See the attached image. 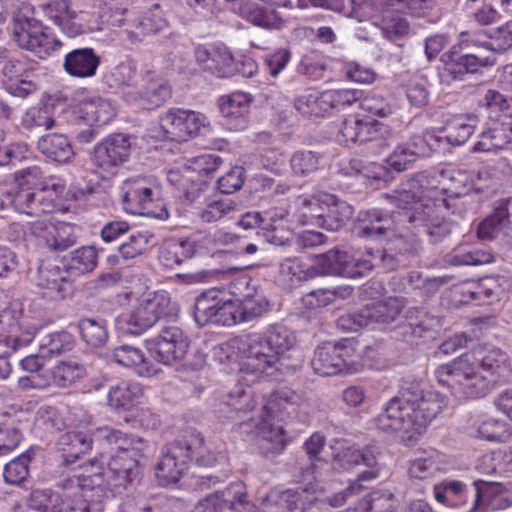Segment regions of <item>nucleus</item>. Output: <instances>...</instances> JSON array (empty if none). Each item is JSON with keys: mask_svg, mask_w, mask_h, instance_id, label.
I'll use <instances>...</instances> for the list:
<instances>
[{"mask_svg": "<svg viewBox=\"0 0 512 512\" xmlns=\"http://www.w3.org/2000/svg\"><path fill=\"white\" fill-rule=\"evenodd\" d=\"M84 375L85 368L79 363L62 361L52 369V377L50 379L56 386L66 388L83 378Z\"/></svg>", "mask_w": 512, "mask_h": 512, "instance_id": "6e6d98bb", "label": "nucleus"}, {"mask_svg": "<svg viewBox=\"0 0 512 512\" xmlns=\"http://www.w3.org/2000/svg\"><path fill=\"white\" fill-rule=\"evenodd\" d=\"M418 184L414 178L411 177L408 180L402 182L399 187L394 190L388 198L391 199L394 204L400 209L398 212H408L416 209L421 204L437 203L438 201H424Z\"/></svg>", "mask_w": 512, "mask_h": 512, "instance_id": "72a5a7b5", "label": "nucleus"}, {"mask_svg": "<svg viewBox=\"0 0 512 512\" xmlns=\"http://www.w3.org/2000/svg\"><path fill=\"white\" fill-rule=\"evenodd\" d=\"M94 437L96 441H104L111 446L112 450L115 449L113 454H121V452H127L133 445L136 436L126 435L120 430L103 427L97 429L94 433Z\"/></svg>", "mask_w": 512, "mask_h": 512, "instance_id": "338daca9", "label": "nucleus"}, {"mask_svg": "<svg viewBox=\"0 0 512 512\" xmlns=\"http://www.w3.org/2000/svg\"><path fill=\"white\" fill-rule=\"evenodd\" d=\"M397 306L384 301H375L360 309V318L365 327L372 323H390L399 315Z\"/></svg>", "mask_w": 512, "mask_h": 512, "instance_id": "c03bdc74", "label": "nucleus"}, {"mask_svg": "<svg viewBox=\"0 0 512 512\" xmlns=\"http://www.w3.org/2000/svg\"><path fill=\"white\" fill-rule=\"evenodd\" d=\"M112 359L125 367H133L141 376L150 377L156 373V369L150 364L143 352L131 345H121L114 348Z\"/></svg>", "mask_w": 512, "mask_h": 512, "instance_id": "473e14b6", "label": "nucleus"}, {"mask_svg": "<svg viewBox=\"0 0 512 512\" xmlns=\"http://www.w3.org/2000/svg\"><path fill=\"white\" fill-rule=\"evenodd\" d=\"M397 231L389 233L382 250H368V256L375 261L374 268L385 272L404 268L415 262L421 254L422 243L418 231L410 222L397 224Z\"/></svg>", "mask_w": 512, "mask_h": 512, "instance_id": "20e7f679", "label": "nucleus"}, {"mask_svg": "<svg viewBox=\"0 0 512 512\" xmlns=\"http://www.w3.org/2000/svg\"><path fill=\"white\" fill-rule=\"evenodd\" d=\"M13 41L21 48L35 53L40 58L58 50L62 43L47 32L42 22L23 11H17L12 19Z\"/></svg>", "mask_w": 512, "mask_h": 512, "instance_id": "6e6552de", "label": "nucleus"}, {"mask_svg": "<svg viewBox=\"0 0 512 512\" xmlns=\"http://www.w3.org/2000/svg\"><path fill=\"white\" fill-rule=\"evenodd\" d=\"M146 347L155 361L171 365L184 358L189 338L177 326H163L158 335L146 340Z\"/></svg>", "mask_w": 512, "mask_h": 512, "instance_id": "4468645a", "label": "nucleus"}, {"mask_svg": "<svg viewBox=\"0 0 512 512\" xmlns=\"http://www.w3.org/2000/svg\"><path fill=\"white\" fill-rule=\"evenodd\" d=\"M396 502L390 491L375 490L361 500L360 509L363 512H395Z\"/></svg>", "mask_w": 512, "mask_h": 512, "instance_id": "4d7b16f0", "label": "nucleus"}, {"mask_svg": "<svg viewBox=\"0 0 512 512\" xmlns=\"http://www.w3.org/2000/svg\"><path fill=\"white\" fill-rule=\"evenodd\" d=\"M98 264V252L94 246L80 247L70 254L69 268L78 273L92 272Z\"/></svg>", "mask_w": 512, "mask_h": 512, "instance_id": "0e129e2a", "label": "nucleus"}, {"mask_svg": "<svg viewBox=\"0 0 512 512\" xmlns=\"http://www.w3.org/2000/svg\"><path fill=\"white\" fill-rule=\"evenodd\" d=\"M302 489L270 491L261 501L259 512H293L303 503Z\"/></svg>", "mask_w": 512, "mask_h": 512, "instance_id": "c756f323", "label": "nucleus"}, {"mask_svg": "<svg viewBox=\"0 0 512 512\" xmlns=\"http://www.w3.org/2000/svg\"><path fill=\"white\" fill-rule=\"evenodd\" d=\"M407 212H388L380 208L362 210L357 214L352 233L355 237L385 240L389 233L397 231V224L406 222Z\"/></svg>", "mask_w": 512, "mask_h": 512, "instance_id": "ddd939ff", "label": "nucleus"}, {"mask_svg": "<svg viewBox=\"0 0 512 512\" xmlns=\"http://www.w3.org/2000/svg\"><path fill=\"white\" fill-rule=\"evenodd\" d=\"M295 109L305 117H322L328 113L324 93H309L299 96L294 103Z\"/></svg>", "mask_w": 512, "mask_h": 512, "instance_id": "e2e57ef3", "label": "nucleus"}, {"mask_svg": "<svg viewBox=\"0 0 512 512\" xmlns=\"http://www.w3.org/2000/svg\"><path fill=\"white\" fill-rule=\"evenodd\" d=\"M142 395L137 383L122 381L111 386L108 392V404L115 410H129Z\"/></svg>", "mask_w": 512, "mask_h": 512, "instance_id": "c9c22d12", "label": "nucleus"}, {"mask_svg": "<svg viewBox=\"0 0 512 512\" xmlns=\"http://www.w3.org/2000/svg\"><path fill=\"white\" fill-rule=\"evenodd\" d=\"M238 14L253 26L266 30H278L285 24L277 11L249 0L241 2Z\"/></svg>", "mask_w": 512, "mask_h": 512, "instance_id": "a878e982", "label": "nucleus"}, {"mask_svg": "<svg viewBox=\"0 0 512 512\" xmlns=\"http://www.w3.org/2000/svg\"><path fill=\"white\" fill-rule=\"evenodd\" d=\"M95 441L94 434L90 435L83 431H69L57 438L55 447L59 452H62V463L69 466L89 452Z\"/></svg>", "mask_w": 512, "mask_h": 512, "instance_id": "b1692460", "label": "nucleus"}, {"mask_svg": "<svg viewBox=\"0 0 512 512\" xmlns=\"http://www.w3.org/2000/svg\"><path fill=\"white\" fill-rule=\"evenodd\" d=\"M78 115L90 125L101 126L115 116V110L110 101L98 97L82 100L78 105Z\"/></svg>", "mask_w": 512, "mask_h": 512, "instance_id": "2f4dec72", "label": "nucleus"}, {"mask_svg": "<svg viewBox=\"0 0 512 512\" xmlns=\"http://www.w3.org/2000/svg\"><path fill=\"white\" fill-rule=\"evenodd\" d=\"M100 65V56L92 48H77L65 55V72L75 78L93 77Z\"/></svg>", "mask_w": 512, "mask_h": 512, "instance_id": "393cba45", "label": "nucleus"}, {"mask_svg": "<svg viewBox=\"0 0 512 512\" xmlns=\"http://www.w3.org/2000/svg\"><path fill=\"white\" fill-rule=\"evenodd\" d=\"M237 65L231 52L225 46H214L207 71L219 78H228L236 74Z\"/></svg>", "mask_w": 512, "mask_h": 512, "instance_id": "3c124183", "label": "nucleus"}, {"mask_svg": "<svg viewBox=\"0 0 512 512\" xmlns=\"http://www.w3.org/2000/svg\"><path fill=\"white\" fill-rule=\"evenodd\" d=\"M474 43L496 54L506 52L512 47V21L493 29L488 36V40L475 41Z\"/></svg>", "mask_w": 512, "mask_h": 512, "instance_id": "13d9d810", "label": "nucleus"}, {"mask_svg": "<svg viewBox=\"0 0 512 512\" xmlns=\"http://www.w3.org/2000/svg\"><path fill=\"white\" fill-rule=\"evenodd\" d=\"M77 327L81 339L91 347H101L108 340L107 321L102 318H81Z\"/></svg>", "mask_w": 512, "mask_h": 512, "instance_id": "a19ab883", "label": "nucleus"}, {"mask_svg": "<svg viewBox=\"0 0 512 512\" xmlns=\"http://www.w3.org/2000/svg\"><path fill=\"white\" fill-rule=\"evenodd\" d=\"M324 208V194L304 197L298 200V208L294 216L301 225L321 226Z\"/></svg>", "mask_w": 512, "mask_h": 512, "instance_id": "37998d69", "label": "nucleus"}, {"mask_svg": "<svg viewBox=\"0 0 512 512\" xmlns=\"http://www.w3.org/2000/svg\"><path fill=\"white\" fill-rule=\"evenodd\" d=\"M238 319L241 323L256 320L270 310V302L260 290L251 298H247L241 302H237Z\"/></svg>", "mask_w": 512, "mask_h": 512, "instance_id": "09e8293b", "label": "nucleus"}, {"mask_svg": "<svg viewBox=\"0 0 512 512\" xmlns=\"http://www.w3.org/2000/svg\"><path fill=\"white\" fill-rule=\"evenodd\" d=\"M76 226L67 222H58L52 231L47 248L53 252H63L77 242Z\"/></svg>", "mask_w": 512, "mask_h": 512, "instance_id": "5fc2aeb1", "label": "nucleus"}, {"mask_svg": "<svg viewBox=\"0 0 512 512\" xmlns=\"http://www.w3.org/2000/svg\"><path fill=\"white\" fill-rule=\"evenodd\" d=\"M440 469L439 454L436 451L424 453L410 462V477L424 480L433 477Z\"/></svg>", "mask_w": 512, "mask_h": 512, "instance_id": "bf43d9fd", "label": "nucleus"}, {"mask_svg": "<svg viewBox=\"0 0 512 512\" xmlns=\"http://www.w3.org/2000/svg\"><path fill=\"white\" fill-rule=\"evenodd\" d=\"M219 294L214 290L205 291L200 294L194 303V320L198 326L215 324Z\"/></svg>", "mask_w": 512, "mask_h": 512, "instance_id": "a18cd8bd", "label": "nucleus"}, {"mask_svg": "<svg viewBox=\"0 0 512 512\" xmlns=\"http://www.w3.org/2000/svg\"><path fill=\"white\" fill-rule=\"evenodd\" d=\"M175 308L166 291H156L144 295L137 306L126 316V331L132 335H140L158 322L171 317Z\"/></svg>", "mask_w": 512, "mask_h": 512, "instance_id": "9d476101", "label": "nucleus"}, {"mask_svg": "<svg viewBox=\"0 0 512 512\" xmlns=\"http://www.w3.org/2000/svg\"><path fill=\"white\" fill-rule=\"evenodd\" d=\"M187 452L189 454V463L195 459L199 466L211 467L215 465L223 456L220 453H215L211 448L207 447L204 442V437L201 433L192 431L187 433L183 438Z\"/></svg>", "mask_w": 512, "mask_h": 512, "instance_id": "f704fd0d", "label": "nucleus"}, {"mask_svg": "<svg viewBox=\"0 0 512 512\" xmlns=\"http://www.w3.org/2000/svg\"><path fill=\"white\" fill-rule=\"evenodd\" d=\"M445 399L435 391H425L419 382H404L400 395L392 398L375 418L376 426L385 432L399 431L421 434L445 407Z\"/></svg>", "mask_w": 512, "mask_h": 512, "instance_id": "f03ea898", "label": "nucleus"}, {"mask_svg": "<svg viewBox=\"0 0 512 512\" xmlns=\"http://www.w3.org/2000/svg\"><path fill=\"white\" fill-rule=\"evenodd\" d=\"M375 261L366 254L352 256L346 251L337 249L320 254L315 259L314 268L322 275L357 278L366 275L374 269Z\"/></svg>", "mask_w": 512, "mask_h": 512, "instance_id": "9b49d317", "label": "nucleus"}, {"mask_svg": "<svg viewBox=\"0 0 512 512\" xmlns=\"http://www.w3.org/2000/svg\"><path fill=\"white\" fill-rule=\"evenodd\" d=\"M66 479L57 484L60 490L35 489L29 498V507L37 512H65L70 497L68 481Z\"/></svg>", "mask_w": 512, "mask_h": 512, "instance_id": "5701e85b", "label": "nucleus"}, {"mask_svg": "<svg viewBox=\"0 0 512 512\" xmlns=\"http://www.w3.org/2000/svg\"><path fill=\"white\" fill-rule=\"evenodd\" d=\"M512 215V197L496 202L493 213L485 218L478 227V236L483 240L497 239L512 233L510 217Z\"/></svg>", "mask_w": 512, "mask_h": 512, "instance_id": "412c9836", "label": "nucleus"}, {"mask_svg": "<svg viewBox=\"0 0 512 512\" xmlns=\"http://www.w3.org/2000/svg\"><path fill=\"white\" fill-rule=\"evenodd\" d=\"M458 202L454 200H439L437 203L421 204L413 211L407 212L406 222H410L414 229H421L429 236L432 244L441 242L451 233V223L441 215L443 210L452 214L463 216L462 210L457 211Z\"/></svg>", "mask_w": 512, "mask_h": 512, "instance_id": "1a4fd4ad", "label": "nucleus"}, {"mask_svg": "<svg viewBox=\"0 0 512 512\" xmlns=\"http://www.w3.org/2000/svg\"><path fill=\"white\" fill-rule=\"evenodd\" d=\"M189 446H185L182 439H177L167 444L162 452V457L156 465L155 476L161 486L177 483L188 469Z\"/></svg>", "mask_w": 512, "mask_h": 512, "instance_id": "a211bd4d", "label": "nucleus"}, {"mask_svg": "<svg viewBox=\"0 0 512 512\" xmlns=\"http://www.w3.org/2000/svg\"><path fill=\"white\" fill-rule=\"evenodd\" d=\"M223 509L228 508L235 512H251L253 505L248 500L246 486L238 481L231 483L224 490L216 491Z\"/></svg>", "mask_w": 512, "mask_h": 512, "instance_id": "e433bc0d", "label": "nucleus"}, {"mask_svg": "<svg viewBox=\"0 0 512 512\" xmlns=\"http://www.w3.org/2000/svg\"><path fill=\"white\" fill-rule=\"evenodd\" d=\"M298 401L299 395L290 389L284 388L274 391L270 394L258 415H263L264 418L270 421L275 419L283 421L296 411Z\"/></svg>", "mask_w": 512, "mask_h": 512, "instance_id": "cd10ccee", "label": "nucleus"}, {"mask_svg": "<svg viewBox=\"0 0 512 512\" xmlns=\"http://www.w3.org/2000/svg\"><path fill=\"white\" fill-rule=\"evenodd\" d=\"M353 212V207L346 201L331 194H324V208L320 227L328 231H338L351 219Z\"/></svg>", "mask_w": 512, "mask_h": 512, "instance_id": "c85d7f7f", "label": "nucleus"}, {"mask_svg": "<svg viewBox=\"0 0 512 512\" xmlns=\"http://www.w3.org/2000/svg\"><path fill=\"white\" fill-rule=\"evenodd\" d=\"M506 360V354L500 349L478 347L439 366L435 376L439 384L450 388L456 397L477 399L486 396L499 382Z\"/></svg>", "mask_w": 512, "mask_h": 512, "instance_id": "f257e3e1", "label": "nucleus"}, {"mask_svg": "<svg viewBox=\"0 0 512 512\" xmlns=\"http://www.w3.org/2000/svg\"><path fill=\"white\" fill-rule=\"evenodd\" d=\"M441 62L443 67L439 71L440 81L449 86L453 82L465 80L466 75L478 72L481 67L492 66L495 58L483 57L465 51L462 45H454L442 54Z\"/></svg>", "mask_w": 512, "mask_h": 512, "instance_id": "f8f14e48", "label": "nucleus"}, {"mask_svg": "<svg viewBox=\"0 0 512 512\" xmlns=\"http://www.w3.org/2000/svg\"><path fill=\"white\" fill-rule=\"evenodd\" d=\"M441 138L435 136L432 132H423L412 135L404 145L417 161L419 158L432 156L440 147Z\"/></svg>", "mask_w": 512, "mask_h": 512, "instance_id": "de8ad7c7", "label": "nucleus"}, {"mask_svg": "<svg viewBox=\"0 0 512 512\" xmlns=\"http://www.w3.org/2000/svg\"><path fill=\"white\" fill-rule=\"evenodd\" d=\"M351 356V348L345 343L325 342L317 346L311 365L321 376H332L343 372Z\"/></svg>", "mask_w": 512, "mask_h": 512, "instance_id": "6ab92c4d", "label": "nucleus"}, {"mask_svg": "<svg viewBox=\"0 0 512 512\" xmlns=\"http://www.w3.org/2000/svg\"><path fill=\"white\" fill-rule=\"evenodd\" d=\"M295 345L294 332L279 323L269 326L262 334L249 335L238 347L240 379L251 385L269 370H278L281 359Z\"/></svg>", "mask_w": 512, "mask_h": 512, "instance_id": "7ed1b4c3", "label": "nucleus"}, {"mask_svg": "<svg viewBox=\"0 0 512 512\" xmlns=\"http://www.w3.org/2000/svg\"><path fill=\"white\" fill-rule=\"evenodd\" d=\"M106 82L112 88L133 87L138 89L135 63L131 60L120 63L106 76Z\"/></svg>", "mask_w": 512, "mask_h": 512, "instance_id": "603ef678", "label": "nucleus"}, {"mask_svg": "<svg viewBox=\"0 0 512 512\" xmlns=\"http://www.w3.org/2000/svg\"><path fill=\"white\" fill-rule=\"evenodd\" d=\"M380 459L381 452L376 445H367L360 450V464L368 467V470L359 473L357 481H370L377 478L380 472Z\"/></svg>", "mask_w": 512, "mask_h": 512, "instance_id": "774afa93", "label": "nucleus"}, {"mask_svg": "<svg viewBox=\"0 0 512 512\" xmlns=\"http://www.w3.org/2000/svg\"><path fill=\"white\" fill-rule=\"evenodd\" d=\"M171 86L164 79L158 77L153 71H146L141 76V84L139 85L135 101H139L146 109H154L162 106L171 98Z\"/></svg>", "mask_w": 512, "mask_h": 512, "instance_id": "aec40b11", "label": "nucleus"}, {"mask_svg": "<svg viewBox=\"0 0 512 512\" xmlns=\"http://www.w3.org/2000/svg\"><path fill=\"white\" fill-rule=\"evenodd\" d=\"M122 203L126 212L166 220L169 213L159 197V191L151 178L134 177L122 185Z\"/></svg>", "mask_w": 512, "mask_h": 512, "instance_id": "0eeeda50", "label": "nucleus"}, {"mask_svg": "<svg viewBox=\"0 0 512 512\" xmlns=\"http://www.w3.org/2000/svg\"><path fill=\"white\" fill-rule=\"evenodd\" d=\"M439 176L442 179L443 191L448 193V198H440L439 200H454L458 202L457 211L462 210L465 201L463 197L467 196L471 190L481 193L482 188L475 187L473 176L465 170H441Z\"/></svg>", "mask_w": 512, "mask_h": 512, "instance_id": "4be33fe9", "label": "nucleus"}, {"mask_svg": "<svg viewBox=\"0 0 512 512\" xmlns=\"http://www.w3.org/2000/svg\"><path fill=\"white\" fill-rule=\"evenodd\" d=\"M180 504L176 500L158 496L147 499L137 496L128 499L124 504L125 512H177Z\"/></svg>", "mask_w": 512, "mask_h": 512, "instance_id": "ea45409f", "label": "nucleus"}, {"mask_svg": "<svg viewBox=\"0 0 512 512\" xmlns=\"http://www.w3.org/2000/svg\"><path fill=\"white\" fill-rule=\"evenodd\" d=\"M390 135L388 127L373 119H362L358 143L375 142L377 146H386Z\"/></svg>", "mask_w": 512, "mask_h": 512, "instance_id": "69168bd1", "label": "nucleus"}, {"mask_svg": "<svg viewBox=\"0 0 512 512\" xmlns=\"http://www.w3.org/2000/svg\"><path fill=\"white\" fill-rule=\"evenodd\" d=\"M194 254V247L189 241L170 239L164 242L159 252V260L167 268L180 265Z\"/></svg>", "mask_w": 512, "mask_h": 512, "instance_id": "58836bf2", "label": "nucleus"}, {"mask_svg": "<svg viewBox=\"0 0 512 512\" xmlns=\"http://www.w3.org/2000/svg\"><path fill=\"white\" fill-rule=\"evenodd\" d=\"M241 399V401L232 404L233 408L230 410L231 415L229 416L231 419L240 420L236 423L239 432L257 437L258 448L266 458L281 454L287 445L283 427L273 424L263 415H258L257 418H242L240 414L252 410L254 406L250 404V396L245 392L241 395Z\"/></svg>", "mask_w": 512, "mask_h": 512, "instance_id": "39448f33", "label": "nucleus"}, {"mask_svg": "<svg viewBox=\"0 0 512 512\" xmlns=\"http://www.w3.org/2000/svg\"><path fill=\"white\" fill-rule=\"evenodd\" d=\"M477 437L488 441L506 442L512 436L510 425L499 419H487L479 424Z\"/></svg>", "mask_w": 512, "mask_h": 512, "instance_id": "680f3d73", "label": "nucleus"}, {"mask_svg": "<svg viewBox=\"0 0 512 512\" xmlns=\"http://www.w3.org/2000/svg\"><path fill=\"white\" fill-rule=\"evenodd\" d=\"M37 148L48 158L60 163H68L74 156L67 136L60 133L43 135L37 142Z\"/></svg>", "mask_w": 512, "mask_h": 512, "instance_id": "7c9ffc66", "label": "nucleus"}, {"mask_svg": "<svg viewBox=\"0 0 512 512\" xmlns=\"http://www.w3.org/2000/svg\"><path fill=\"white\" fill-rule=\"evenodd\" d=\"M248 108L247 96L243 93H233L232 95L221 98L220 111L227 120H231L235 128H243L246 125L244 118Z\"/></svg>", "mask_w": 512, "mask_h": 512, "instance_id": "79ce46f5", "label": "nucleus"}, {"mask_svg": "<svg viewBox=\"0 0 512 512\" xmlns=\"http://www.w3.org/2000/svg\"><path fill=\"white\" fill-rule=\"evenodd\" d=\"M73 344L72 335L61 331L43 336L39 342V350L45 357H49L70 351Z\"/></svg>", "mask_w": 512, "mask_h": 512, "instance_id": "052dcab7", "label": "nucleus"}, {"mask_svg": "<svg viewBox=\"0 0 512 512\" xmlns=\"http://www.w3.org/2000/svg\"><path fill=\"white\" fill-rule=\"evenodd\" d=\"M130 153V137L116 133L107 136L95 145L91 154V161L97 168L104 172H110L125 163L129 159Z\"/></svg>", "mask_w": 512, "mask_h": 512, "instance_id": "f3484780", "label": "nucleus"}, {"mask_svg": "<svg viewBox=\"0 0 512 512\" xmlns=\"http://www.w3.org/2000/svg\"><path fill=\"white\" fill-rule=\"evenodd\" d=\"M152 453V445L143 438L136 436L133 445L127 452L110 454L109 456L101 453L100 460L94 458L89 462L91 465L98 462L103 465L106 462L108 466L107 473L110 474L111 478L108 480V485L126 488L127 485L140 480L142 467Z\"/></svg>", "mask_w": 512, "mask_h": 512, "instance_id": "423d86ee", "label": "nucleus"}, {"mask_svg": "<svg viewBox=\"0 0 512 512\" xmlns=\"http://www.w3.org/2000/svg\"><path fill=\"white\" fill-rule=\"evenodd\" d=\"M205 115L183 109H170L160 118V127L166 139L185 142L196 137L206 125Z\"/></svg>", "mask_w": 512, "mask_h": 512, "instance_id": "2eb2a0df", "label": "nucleus"}, {"mask_svg": "<svg viewBox=\"0 0 512 512\" xmlns=\"http://www.w3.org/2000/svg\"><path fill=\"white\" fill-rule=\"evenodd\" d=\"M34 456V449L30 448L7 463L3 473L5 482L11 485L23 483L29 475V464Z\"/></svg>", "mask_w": 512, "mask_h": 512, "instance_id": "8fccbe9b", "label": "nucleus"}, {"mask_svg": "<svg viewBox=\"0 0 512 512\" xmlns=\"http://www.w3.org/2000/svg\"><path fill=\"white\" fill-rule=\"evenodd\" d=\"M39 286L45 289V296L60 300L64 299L71 288V283L59 268L41 272Z\"/></svg>", "mask_w": 512, "mask_h": 512, "instance_id": "49530a36", "label": "nucleus"}, {"mask_svg": "<svg viewBox=\"0 0 512 512\" xmlns=\"http://www.w3.org/2000/svg\"><path fill=\"white\" fill-rule=\"evenodd\" d=\"M69 485L70 497L67 501L65 512H103L104 504L102 501H89L84 498L81 492L80 482L78 479L70 480Z\"/></svg>", "mask_w": 512, "mask_h": 512, "instance_id": "864d4df0", "label": "nucleus"}, {"mask_svg": "<svg viewBox=\"0 0 512 512\" xmlns=\"http://www.w3.org/2000/svg\"><path fill=\"white\" fill-rule=\"evenodd\" d=\"M497 119L492 126L480 134L479 141L473 146V152H492L500 149L509 150L507 126L511 125V120L505 112H499Z\"/></svg>", "mask_w": 512, "mask_h": 512, "instance_id": "bb28decb", "label": "nucleus"}, {"mask_svg": "<svg viewBox=\"0 0 512 512\" xmlns=\"http://www.w3.org/2000/svg\"><path fill=\"white\" fill-rule=\"evenodd\" d=\"M325 157L313 150H297L290 158V166L297 176H310L324 167Z\"/></svg>", "mask_w": 512, "mask_h": 512, "instance_id": "4c0bfd02", "label": "nucleus"}, {"mask_svg": "<svg viewBox=\"0 0 512 512\" xmlns=\"http://www.w3.org/2000/svg\"><path fill=\"white\" fill-rule=\"evenodd\" d=\"M21 310L17 304L10 303L0 312V353H10L31 343L35 333L23 329L20 324Z\"/></svg>", "mask_w": 512, "mask_h": 512, "instance_id": "dca6fc26", "label": "nucleus"}]
</instances>
